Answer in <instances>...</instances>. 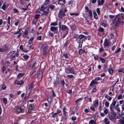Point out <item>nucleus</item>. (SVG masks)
Returning a JSON list of instances; mask_svg holds the SVG:
<instances>
[{"label": "nucleus", "mask_w": 124, "mask_h": 124, "mask_svg": "<svg viewBox=\"0 0 124 124\" xmlns=\"http://www.w3.org/2000/svg\"><path fill=\"white\" fill-rule=\"evenodd\" d=\"M97 2L98 3V5H102L104 3V0H98Z\"/></svg>", "instance_id": "nucleus-12"}, {"label": "nucleus", "mask_w": 124, "mask_h": 124, "mask_svg": "<svg viewBox=\"0 0 124 124\" xmlns=\"http://www.w3.org/2000/svg\"><path fill=\"white\" fill-rule=\"evenodd\" d=\"M96 86H95L93 89V90L92 91V92H96Z\"/></svg>", "instance_id": "nucleus-47"}, {"label": "nucleus", "mask_w": 124, "mask_h": 124, "mask_svg": "<svg viewBox=\"0 0 124 124\" xmlns=\"http://www.w3.org/2000/svg\"><path fill=\"white\" fill-rule=\"evenodd\" d=\"M70 14L71 15H74L75 16H78L79 15V13H70Z\"/></svg>", "instance_id": "nucleus-44"}, {"label": "nucleus", "mask_w": 124, "mask_h": 124, "mask_svg": "<svg viewBox=\"0 0 124 124\" xmlns=\"http://www.w3.org/2000/svg\"><path fill=\"white\" fill-rule=\"evenodd\" d=\"M22 34V33L21 32H20L19 33V34L17 36V39H19L21 35Z\"/></svg>", "instance_id": "nucleus-60"}, {"label": "nucleus", "mask_w": 124, "mask_h": 124, "mask_svg": "<svg viewBox=\"0 0 124 124\" xmlns=\"http://www.w3.org/2000/svg\"><path fill=\"white\" fill-rule=\"evenodd\" d=\"M59 84V82L56 81L54 83V86H56V87H57V85Z\"/></svg>", "instance_id": "nucleus-42"}, {"label": "nucleus", "mask_w": 124, "mask_h": 124, "mask_svg": "<svg viewBox=\"0 0 124 124\" xmlns=\"http://www.w3.org/2000/svg\"><path fill=\"white\" fill-rule=\"evenodd\" d=\"M104 122L105 124H109V120L107 118H105Z\"/></svg>", "instance_id": "nucleus-25"}, {"label": "nucleus", "mask_w": 124, "mask_h": 124, "mask_svg": "<svg viewBox=\"0 0 124 124\" xmlns=\"http://www.w3.org/2000/svg\"><path fill=\"white\" fill-rule=\"evenodd\" d=\"M99 58L100 60L101 61V62L102 63H104L105 62V60L104 59H103L101 57H100Z\"/></svg>", "instance_id": "nucleus-38"}, {"label": "nucleus", "mask_w": 124, "mask_h": 124, "mask_svg": "<svg viewBox=\"0 0 124 124\" xmlns=\"http://www.w3.org/2000/svg\"><path fill=\"white\" fill-rule=\"evenodd\" d=\"M28 87L29 88V90L30 91H31V90L34 87L33 84L32 83H31L28 86Z\"/></svg>", "instance_id": "nucleus-16"}, {"label": "nucleus", "mask_w": 124, "mask_h": 124, "mask_svg": "<svg viewBox=\"0 0 124 124\" xmlns=\"http://www.w3.org/2000/svg\"><path fill=\"white\" fill-rule=\"evenodd\" d=\"M77 118L75 116H73L71 118V120L73 121H75L76 120Z\"/></svg>", "instance_id": "nucleus-63"}, {"label": "nucleus", "mask_w": 124, "mask_h": 124, "mask_svg": "<svg viewBox=\"0 0 124 124\" xmlns=\"http://www.w3.org/2000/svg\"><path fill=\"white\" fill-rule=\"evenodd\" d=\"M14 12L15 13H18V10L16 8H15L13 9V10Z\"/></svg>", "instance_id": "nucleus-53"}, {"label": "nucleus", "mask_w": 124, "mask_h": 124, "mask_svg": "<svg viewBox=\"0 0 124 124\" xmlns=\"http://www.w3.org/2000/svg\"><path fill=\"white\" fill-rule=\"evenodd\" d=\"M116 101H114L112 102V104L110 105V108L111 111H113V108L115 106Z\"/></svg>", "instance_id": "nucleus-8"}, {"label": "nucleus", "mask_w": 124, "mask_h": 124, "mask_svg": "<svg viewBox=\"0 0 124 124\" xmlns=\"http://www.w3.org/2000/svg\"><path fill=\"white\" fill-rule=\"evenodd\" d=\"M97 83V81L94 80H93L91 82L90 85L91 86H92L94 84H96Z\"/></svg>", "instance_id": "nucleus-21"}, {"label": "nucleus", "mask_w": 124, "mask_h": 124, "mask_svg": "<svg viewBox=\"0 0 124 124\" xmlns=\"http://www.w3.org/2000/svg\"><path fill=\"white\" fill-rule=\"evenodd\" d=\"M79 55H81L84 53H85V51L82 49H80L79 51Z\"/></svg>", "instance_id": "nucleus-22"}, {"label": "nucleus", "mask_w": 124, "mask_h": 124, "mask_svg": "<svg viewBox=\"0 0 124 124\" xmlns=\"http://www.w3.org/2000/svg\"><path fill=\"white\" fill-rule=\"evenodd\" d=\"M6 5H3L2 7V9L4 10H5L6 9Z\"/></svg>", "instance_id": "nucleus-58"}, {"label": "nucleus", "mask_w": 124, "mask_h": 124, "mask_svg": "<svg viewBox=\"0 0 124 124\" xmlns=\"http://www.w3.org/2000/svg\"><path fill=\"white\" fill-rule=\"evenodd\" d=\"M50 30L55 33L57 34L58 33V27L52 26L50 28Z\"/></svg>", "instance_id": "nucleus-4"}, {"label": "nucleus", "mask_w": 124, "mask_h": 124, "mask_svg": "<svg viewBox=\"0 0 124 124\" xmlns=\"http://www.w3.org/2000/svg\"><path fill=\"white\" fill-rule=\"evenodd\" d=\"M49 8H50L51 10H53L54 8L55 7V6L54 4L53 3L51 4L48 7Z\"/></svg>", "instance_id": "nucleus-17"}, {"label": "nucleus", "mask_w": 124, "mask_h": 124, "mask_svg": "<svg viewBox=\"0 0 124 124\" xmlns=\"http://www.w3.org/2000/svg\"><path fill=\"white\" fill-rule=\"evenodd\" d=\"M48 48V45L46 44H43L41 46V48L42 49H47Z\"/></svg>", "instance_id": "nucleus-13"}, {"label": "nucleus", "mask_w": 124, "mask_h": 124, "mask_svg": "<svg viewBox=\"0 0 124 124\" xmlns=\"http://www.w3.org/2000/svg\"><path fill=\"white\" fill-rule=\"evenodd\" d=\"M43 50L44 55L47 54V49H42Z\"/></svg>", "instance_id": "nucleus-40"}, {"label": "nucleus", "mask_w": 124, "mask_h": 124, "mask_svg": "<svg viewBox=\"0 0 124 124\" xmlns=\"http://www.w3.org/2000/svg\"><path fill=\"white\" fill-rule=\"evenodd\" d=\"M109 103L107 102V101H106L105 103V106L107 107H108L109 106Z\"/></svg>", "instance_id": "nucleus-49"}, {"label": "nucleus", "mask_w": 124, "mask_h": 124, "mask_svg": "<svg viewBox=\"0 0 124 124\" xmlns=\"http://www.w3.org/2000/svg\"><path fill=\"white\" fill-rule=\"evenodd\" d=\"M6 51V50L2 48H0V52H5Z\"/></svg>", "instance_id": "nucleus-54"}, {"label": "nucleus", "mask_w": 124, "mask_h": 124, "mask_svg": "<svg viewBox=\"0 0 124 124\" xmlns=\"http://www.w3.org/2000/svg\"><path fill=\"white\" fill-rule=\"evenodd\" d=\"M97 12L98 13V15H99L100 14V9L99 8H97L96 9Z\"/></svg>", "instance_id": "nucleus-48"}, {"label": "nucleus", "mask_w": 124, "mask_h": 124, "mask_svg": "<svg viewBox=\"0 0 124 124\" xmlns=\"http://www.w3.org/2000/svg\"><path fill=\"white\" fill-rule=\"evenodd\" d=\"M57 25V23L56 22H52L50 24V26H56Z\"/></svg>", "instance_id": "nucleus-32"}, {"label": "nucleus", "mask_w": 124, "mask_h": 124, "mask_svg": "<svg viewBox=\"0 0 124 124\" xmlns=\"http://www.w3.org/2000/svg\"><path fill=\"white\" fill-rule=\"evenodd\" d=\"M88 12L89 13V16H92V12L91 10H89Z\"/></svg>", "instance_id": "nucleus-64"}, {"label": "nucleus", "mask_w": 124, "mask_h": 124, "mask_svg": "<svg viewBox=\"0 0 124 124\" xmlns=\"http://www.w3.org/2000/svg\"><path fill=\"white\" fill-rule=\"evenodd\" d=\"M33 64L32 66V69L34 68L36 66L37 63H36L35 62H33Z\"/></svg>", "instance_id": "nucleus-28"}, {"label": "nucleus", "mask_w": 124, "mask_h": 124, "mask_svg": "<svg viewBox=\"0 0 124 124\" xmlns=\"http://www.w3.org/2000/svg\"><path fill=\"white\" fill-rule=\"evenodd\" d=\"M52 95L53 97H55L56 96V95L54 93V90H52Z\"/></svg>", "instance_id": "nucleus-56"}, {"label": "nucleus", "mask_w": 124, "mask_h": 124, "mask_svg": "<svg viewBox=\"0 0 124 124\" xmlns=\"http://www.w3.org/2000/svg\"><path fill=\"white\" fill-rule=\"evenodd\" d=\"M110 43L109 41V39H105L104 43V47L105 46L106 47L108 46Z\"/></svg>", "instance_id": "nucleus-6"}, {"label": "nucleus", "mask_w": 124, "mask_h": 124, "mask_svg": "<svg viewBox=\"0 0 124 124\" xmlns=\"http://www.w3.org/2000/svg\"><path fill=\"white\" fill-rule=\"evenodd\" d=\"M122 16H121V17H119L118 18L117 20L115 26H119L121 22L122 18H123Z\"/></svg>", "instance_id": "nucleus-7"}, {"label": "nucleus", "mask_w": 124, "mask_h": 124, "mask_svg": "<svg viewBox=\"0 0 124 124\" xmlns=\"http://www.w3.org/2000/svg\"><path fill=\"white\" fill-rule=\"evenodd\" d=\"M62 29L63 31H66V34H67L68 32L69 28L66 25H63L62 26Z\"/></svg>", "instance_id": "nucleus-5"}, {"label": "nucleus", "mask_w": 124, "mask_h": 124, "mask_svg": "<svg viewBox=\"0 0 124 124\" xmlns=\"http://www.w3.org/2000/svg\"><path fill=\"white\" fill-rule=\"evenodd\" d=\"M29 29L28 27H26V29L25 30V32L23 33V37L25 38L26 36L28 34V31Z\"/></svg>", "instance_id": "nucleus-9"}, {"label": "nucleus", "mask_w": 124, "mask_h": 124, "mask_svg": "<svg viewBox=\"0 0 124 124\" xmlns=\"http://www.w3.org/2000/svg\"><path fill=\"white\" fill-rule=\"evenodd\" d=\"M115 117L112 115H109V118L110 120H112L115 118Z\"/></svg>", "instance_id": "nucleus-31"}, {"label": "nucleus", "mask_w": 124, "mask_h": 124, "mask_svg": "<svg viewBox=\"0 0 124 124\" xmlns=\"http://www.w3.org/2000/svg\"><path fill=\"white\" fill-rule=\"evenodd\" d=\"M66 14H65L63 10L61 9L59 12L58 16H65Z\"/></svg>", "instance_id": "nucleus-10"}, {"label": "nucleus", "mask_w": 124, "mask_h": 124, "mask_svg": "<svg viewBox=\"0 0 124 124\" xmlns=\"http://www.w3.org/2000/svg\"><path fill=\"white\" fill-rule=\"evenodd\" d=\"M67 77L70 78H72L73 77L72 75H68L67 76Z\"/></svg>", "instance_id": "nucleus-61"}, {"label": "nucleus", "mask_w": 124, "mask_h": 124, "mask_svg": "<svg viewBox=\"0 0 124 124\" xmlns=\"http://www.w3.org/2000/svg\"><path fill=\"white\" fill-rule=\"evenodd\" d=\"M102 79L100 77H96L94 78V80H95L96 81H98L99 80H102Z\"/></svg>", "instance_id": "nucleus-34"}, {"label": "nucleus", "mask_w": 124, "mask_h": 124, "mask_svg": "<svg viewBox=\"0 0 124 124\" xmlns=\"http://www.w3.org/2000/svg\"><path fill=\"white\" fill-rule=\"evenodd\" d=\"M113 72V70L111 68H110L109 69V72L110 74H112Z\"/></svg>", "instance_id": "nucleus-43"}, {"label": "nucleus", "mask_w": 124, "mask_h": 124, "mask_svg": "<svg viewBox=\"0 0 124 124\" xmlns=\"http://www.w3.org/2000/svg\"><path fill=\"white\" fill-rule=\"evenodd\" d=\"M42 36H39L37 37V39L38 40H41Z\"/></svg>", "instance_id": "nucleus-51"}, {"label": "nucleus", "mask_w": 124, "mask_h": 124, "mask_svg": "<svg viewBox=\"0 0 124 124\" xmlns=\"http://www.w3.org/2000/svg\"><path fill=\"white\" fill-rule=\"evenodd\" d=\"M104 109H105V110L104 111V112L105 114H107L108 112V111L107 110V109L106 108V107H104Z\"/></svg>", "instance_id": "nucleus-41"}, {"label": "nucleus", "mask_w": 124, "mask_h": 124, "mask_svg": "<svg viewBox=\"0 0 124 124\" xmlns=\"http://www.w3.org/2000/svg\"><path fill=\"white\" fill-rule=\"evenodd\" d=\"M93 105L95 107H97L98 104V100H95L93 102Z\"/></svg>", "instance_id": "nucleus-15"}, {"label": "nucleus", "mask_w": 124, "mask_h": 124, "mask_svg": "<svg viewBox=\"0 0 124 124\" xmlns=\"http://www.w3.org/2000/svg\"><path fill=\"white\" fill-rule=\"evenodd\" d=\"M85 11L86 12H87L89 10L88 9V7L87 6H85Z\"/></svg>", "instance_id": "nucleus-59"}, {"label": "nucleus", "mask_w": 124, "mask_h": 124, "mask_svg": "<svg viewBox=\"0 0 124 124\" xmlns=\"http://www.w3.org/2000/svg\"><path fill=\"white\" fill-rule=\"evenodd\" d=\"M33 104H31L29 105V111L31 112V111L33 110Z\"/></svg>", "instance_id": "nucleus-20"}, {"label": "nucleus", "mask_w": 124, "mask_h": 124, "mask_svg": "<svg viewBox=\"0 0 124 124\" xmlns=\"http://www.w3.org/2000/svg\"><path fill=\"white\" fill-rule=\"evenodd\" d=\"M16 110L17 112L20 113L21 112L20 109V108H19L18 107H16Z\"/></svg>", "instance_id": "nucleus-36"}, {"label": "nucleus", "mask_w": 124, "mask_h": 124, "mask_svg": "<svg viewBox=\"0 0 124 124\" xmlns=\"http://www.w3.org/2000/svg\"><path fill=\"white\" fill-rule=\"evenodd\" d=\"M61 85L64 86V85L65 82L63 80H62L61 81Z\"/></svg>", "instance_id": "nucleus-50"}, {"label": "nucleus", "mask_w": 124, "mask_h": 124, "mask_svg": "<svg viewBox=\"0 0 124 124\" xmlns=\"http://www.w3.org/2000/svg\"><path fill=\"white\" fill-rule=\"evenodd\" d=\"M69 45L68 41H66L63 45V47H67V45Z\"/></svg>", "instance_id": "nucleus-33"}, {"label": "nucleus", "mask_w": 124, "mask_h": 124, "mask_svg": "<svg viewBox=\"0 0 124 124\" xmlns=\"http://www.w3.org/2000/svg\"><path fill=\"white\" fill-rule=\"evenodd\" d=\"M89 124H95V122L93 120H91L89 122Z\"/></svg>", "instance_id": "nucleus-29"}, {"label": "nucleus", "mask_w": 124, "mask_h": 124, "mask_svg": "<svg viewBox=\"0 0 124 124\" xmlns=\"http://www.w3.org/2000/svg\"><path fill=\"white\" fill-rule=\"evenodd\" d=\"M49 0H46L45 3V5H47L49 2Z\"/></svg>", "instance_id": "nucleus-62"}, {"label": "nucleus", "mask_w": 124, "mask_h": 124, "mask_svg": "<svg viewBox=\"0 0 124 124\" xmlns=\"http://www.w3.org/2000/svg\"><path fill=\"white\" fill-rule=\"evenodd\" d=\"M78 43H79V45L78 48H81L82 47V44L84 39H87V38L86 36L83 35H79L78 37Z\"/></svg>", "instance_id": "nucleus-1"}, {"label": "nucleus", "mask_w": 124, "mask_h": 124, "mask_svg": "<svg viewBox=\"0 0 124 124\" xmlns=\"http://www.w3.org/2000/svg\"><path fill=\"white\" fill-rule=\"evenodd\" d=\"M82 100V99L81 98H79V99L77 100L75 102L77 104H78V103L81 100Z\"/></svg>", "instance_id": "nucleus-55"}, {"label": "nucleus", "mask_w": 124, "mask_h": 124, "mask_svg": "<svg viewBox=\"0 0 124 124\" xmlns=\"http://www.w3.org/2000/svg\"><path fill=\"white\" fill-rule=\"evenodd\" d=\"M20 110L21 111V112H23L25 109V106H24V105H22L21 106L20 108Z\"/></svg>", "instance_id": "nucleus-24"}, {"label": "nucleus", "mask_w": 124, "mask_h": 124, "mask_svg": "<svg viewBox=\"0 0 124 124\" xmlns=\"http://www.w3.org/2000/svg\"><path fill=\"white\" fill-rule=\"evenodd\" d=\"M123 98V96L121 95H119L117 97V99L118 100L122 99Z\"/></svg>", "instance_id": "nucleus-46"}, {"label": "nucleus", "mask_w": 124, "mask_h": 124, "mask_svg": "<svg viewBox=\"0 0 124 124\" xmlns=\"http://www.w3.org/2000/svg\"><path fill=\"white\" fill-rule=\"evenodd\" d=\"M22 29L20 28L19 29L18 31L16 32H15L14 33V34H17L19 33L20 32V31L22 30Z\"/></svg>", "instance_id": "nucleus-37"}, {"label": "nucleus", "mask_w": 124, "mask_h": 124, "mask_svg": "<svg viewBox=\"0 0 124 124\" xmlns=\"http://www.w3.org/2000/svg\"><path fill=\"white\" fill-rule=\"evenodd\" d=\"M2 101L4 104L6 105L8 102L7 99L5 98H3L2 99Z\"/></svg>", "instance_id": "nucleus-26"}, {"label": "nucleus", "mask_w": 124, "mask_h": 124, "mask_svg": "<svg viewBox=\"0 0 124 124\" xmlns=\"http://www.w3.org/2000/svg\"><path fill=\"white\" fill-rule=\"evenodd\" d=\"M98 30L99 31L101 32H104V29L101 27H100L98 29Z\"/></svg>", "instance_id": "nucleus-35"}, {"label": "nucleus", "mask_w": 124, "mask_h": 124, "mask_svg": "<svg viewBox=\"0 0 124 124\" xmlns=\"http://www.w3.org/2000/svg\"><path fill=\"white\" fill-rule=\"evenodd\" d=\"M63 116H66L67 115V112L65 111H63Z\"/></svg>", "instance_id": "nucleus-57"}, {"label": "nucleus", "mask_w": 124, "mask_h": 124, "mask_svg": "<svg viewBox=\"0 0 124 124\" xmlns=\"http://www.w3.org/2000/svg\"><path fill=\"white\" fill-rule=\"evenodd\" d=\"M15 51H13L9 52L7 54V57L8 58H10L11 59H12L15 58L16 57H18V54L17 52L15 53Z\"/></svg>", "instance_id": "nucleus-2"}, {"label": "nucleus", "mask_w": 124, "mask_h": 124, "mask_svg": "<svg viewBox=\"0 0 124 124\" xmlns=\"http://www.w3.org/2000/svg\"><path fill=\"white\" fill-rule=\"evenodd\" d=\"M74 69L72 68H67V70L68 71H70L71 73H74L73 72Z\"/></svg>", "instance_id": "nucleus-18"}, {"label": "nucleus", "mask_w": 124, "mask_h": 124, "mask_svg": "<svg viewBox=\"0 0 124 124\" xmlns=\"http://www.w3.org/2000/svg\"><path fill=\"white\" fill-rule=\"evenodd\" d=\"M66 1L65 0H62L58 2V4L61 5H63L65 3Z\"/></svg>", "instance_id": "nucleus-14"}, {"label": "nucleus", "mask_w": 124, "mask_h": 124, "mask_svg": "<svg viewBox=\"0 0 124 124\" xmlns=\"http://www.w3.org/2000/svg\"><path fill=\"white\" fill-rule=\"evenodd\" d=\"M0 87L2 88L1 89H0V90L1 91L2 90H4L6 89V87L5 84H3L1 86H0Z\"/></svg>", "instance_id": "nucleus-27"}, {"label": "nucleus", "mask_w": 124, "mask_h": 124, "mask_svg": "<svg viewBox=\"0 0 124 124\" xmlns=\"http://www.w3.org/2000/svg\"><path fill=\"white\" fill-rule=\"evenodd\" d=\"M24 83L23 81L22 80H20L18 81L17 83L16 84L17 85H21Z\"/></svg>", "instance_id": "nucleus-23"}, {"label": "nucleus", "mask_w": 124, "mask_h": 124, "mask_svg": "<svg viewBox=\"0 0 124 124\" xmlns=\"http://www.w3.org/2000/svg\"><path fill=\"white\" fill-rule=\"evenodd\" d=\"M24 75V74L23 73H18V74L17 76V77L18 78H19L20 77H22Z\"/></svg>", "instance_id": "nucleus-19"}, {"label": "nucleus", "mask_w": 124, "mask_h": 124, "mask_svg": "<svg viewBox=\"0 0 124 124\" xmlns=\"http://www.w3.org/2000/svg\"><path fill=\"white\" fill-rule=\"evenodd\" d=\"M94 58L95 61L98 60V59L99 58V56L97 55L94 56Z\"/></svg>", "instance_id": "nucleus-52"}, {"label": "nucleus", "mask_w": 124, "mask_h": 124, "mask_svg": "<svg viewBox=\"0 0 124 124\" xmlns=\"http://www.w3.org/2000/svg\"><path fill=\"white\" fill-rule=\"evenodd\" d=\"M107 66L105 65L104 67L103 68V70L104 72H106V71L108 70V68H107Z\"/></svg>", "instance_id": "nucleus-39"}, {"label": "nucleus", "mask_w": 124, "mask_h": 124, "mask_svg": "<svg viewBox=\"0 0 124 124\" xmlns=\"http://www.w3.org/2000/svg\"><path fill=\"white\" fill-rule=\"evenodd\" d=\"M20 3L22 5H23L24 4V0H19Z\"/></svg>", "instance_id": "nucleus-45"}, {"label": "nucleus", "mask_w": 124, "mask_h": 124, "mask_svg": "<svg viewBox=\"0 0 124 124\" xmlns=\"http://www.w3.org/2000/svg\"><path fill=\"white\" fill-rule=\"evenodd\" d=\"M29 56L26 55H25L23 56V58L26 60H27L29 58Z\"/></svg>", "instance_id": "nucleus-30"}, {"label": "nucleus", "mask_w": 124, "mask_h": 124, "mask_svg": "<svg viewBox=\"0 0 124 124\" xmlns=\"http://www.w3.org/2000/svg\"><path fill=\"white\" fill-rule=\"evenodd\" d=\"M39 16H35V18L33 20V24H36L37 21V20L39 18Z\"/></svg>", "instance_id": "nucleus-11"}, {"label": "nucleus", "mask_w": 124, "mask_h": 124, "mask_svg": "<svg viewBox=\"0 0 124 124\" xmlns=\"http://www.w3.org/2000/svg\"><path fill=\"white\" fill-rule=\"evenodd\" d=\"M40 10L42 12V14L43 15H47L49 11L48 7L46 6L45 7L44 5H42L41 6Z\"/></svg>", "instance_id": "nucleus-3"}]
</instances>
